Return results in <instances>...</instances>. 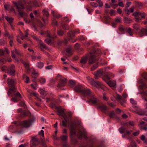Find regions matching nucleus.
I'll return each mask as SVG.
<instances>
[{
	"label": "nucleus",
	"mask_w": 147,
	"mask_h": 147,
	"mask_svg": "<svg viewBox=\"0 0 147 147\" xmlns=\"http://www.w3.org/2000/svg\"><path fill=\"white\" fill-rule=\"evenodd\" d=\"M83 130L80 126L78 128L74 127V125L72 122L70 127V138L71 139V143L73 144H76L77 142V140L74 138V136H77L79 138L83 137L85 138L86 132L85 131Z\"/></svg>",
	"instance_id": "obj_1"
},
{
	"label": "nucleus",
	"mask_w": 147,
	"mask_h": 147,
	"mask_svg": "<svg viewBox=\"0 0 147 147\" xmlns=\"http://www.w3.org/2000/svg\"><path fill=\"white\" fill-rule=\"evenodd\" d=\"M86 78L88 83L92 86L96 87L100 90H102L106 91L107 90V88L100 82L94 80L88 76Z\"/></svg>",
	"instance_id": "obj_2"
},
{
	"label": "nucleus",
	"mask_w": 147,
	"mask_h": 147,
	"mask_svg": "<svg viewBox=\"0 0 147 147\" xmlns=\"http://www.w3.org/2000/svg\"><path fill=\"white\" fill-rule=\"evenodd\" d=\"M134 123L133 121L126 122L124 124V127L119 129V132L121 134L124 133L125 136H128L130 135L132 131H129L127 129V127H130L131 126H133Z\"/></svg>",
	"instance_id": "obj_3"
},
{
	"label": "nucleus",
	"mask_w": 147,
	"mask_h": 147,
	"mask_svg": "<svg viewBox=\"0 0 147 147\" xmlns=\"http://www.w3.org/2000/svg\"><path fill=\"white\" fill-rule=\"evenodd\" d=\"M65 109H62L58 111V114L59 115H62L64 119V120L62 121L63 125V126L65 127L69 124L70 121V119L69 117H67L64 113Z\"/></svg>",
	"instance_id": "obj_4"
},
{
	"label": "nucleus",
	"mask_w": 147,
	"mask_h": 147,
	"mask_svg": "<svg viewBox=\"0 0 147 147\" xmlns=\"http://www.w3.org/2000/svg\"><path fill=\"white\" fill-rule=\"evenodd\" d=\"M133 15L134 16L135 21L138 22L141 20L142 18H145L146 14L144 12L136 11L133 13Z\"/></svg>",
	"instance_id": "obj_5"
},
{
	"label": "nucleus",
	"mask_w": 147,
	"mask_h": 147,
	"mask_svg": "<svg viewBox=\"0 0 147 147\" xmlns=\"http://www.w3.org/2000/svg\"><path fill=\"white\" fill-rule=\"evenodd\" d=\"M111 78L109 74H107L105 75L103 80L107 81V84L111 87L115 88L116 83L115 81L110 80V78Z\"/></svg>",
	"instance_id": "obj_6"
},
{
	"label": "nucleus",
	"mask_w": 147,
	"mask_h": 147,
	"mask_svg": "<svg viewBox=\"0 0 147 147\" xmlns=\"http://www.w3.org/2000/svg\"><path fill=\"white\" fill-rule=\"evenodd\" d=\"M7 83L9 86L10 87V90L11 91H14L16 89L14 85L16 83V80L8 78L7 80Z\"/></svg>",
	"instance_id": "obj_7"
},
{
	"label": "nucleus",
	"mask_w": 147,
	"mask_h": 147,
	"mask_svg": "<svg viewBox=\"0 0 147 147\" xmlns=\"http://www.w3.org/2000/svg\"><path fill=\"white\" fill-rule=\"evenodd\" d=\"M127 96L128 95L127 94L123 93L122 94V97L119 94H117V96L116 97L117 100L120 101L121 104L122 105L123 103H125V102L124 98H126Z\"/></svg>",
	"instance_id": "obj_8"
},
{
	"label": "nucleus",
	"mask_w": 147,
	"mask_h": 147,
	"mask_svg": "<svg viewBox=\"0 0 147 147\" xmlns=\"http://www.w3.org/2000/svg\"><path fill=\"white\" fill-rule=\"evenodd\" d=\"M32 37L34 38V39L37 40L38 42L39 43L40 48H46L47 47L45 45V44H44L43 43L41 42L39 37L36 36H32Z\"/></svg>",
	"instance_id": "obj_9"
},
{
	"label": "nucleus",
	"mask_w": 147,
	"mask_h": 147,
	"mask_svg": "<svg viewBox=\"0 0 147 147\" xmlns=\"http://www.w3.org/2000/svg\"><path fill=\"white\" fill-rule=\"evenodd\" d=\"M147 123H145V122L141 121L140 122L138 126L140 127V129L141 130H144L145 131L147 130Z\"/></svg>",
	"instance_id": "obj_10"
},
{
	"label": "nucleus",
	"mask_w": 147,
	"mask_h": 147,
	"mask_svg": "<svg viewBox=\"0 0 147 147\" xmlns=\"http://www.w3.org/2000/svg\"><path fill=\"white\" fill-rule=\"evenodd\" d=\"M32 123V121L29 120H25L21 122L20 124L23 127H28L31 125Z\"/></svg>",
	"instance_id": "obj_11"
},
{
	"label": "nucleus",
	"mask_w": 147,
	"mask_h": 147,
	"mask_svg": "<svg viewBox=\"0 0 147 147\" xmlns=\"http://www.w3.org/2000/svg\"><path fill=\"white\" fill-rule=\"evenodd\" d=\"M104 72V70L103 69H100L94 73V75L95 78L96 79L98 77L101 76Z\"/></svg>",
	"instance_id": "obj_12"
},
{
	"label": "nucleus",
	"mask_w": 147,
	"mask_h": 147,
	"mask_svg": "<svg viewBox=\"0 0 147 147\" xmlns=\"http://www.w3.org/2000/svg\"><path fill=\"white\" fill-rule=\"evenodd\" d=\"M39 141L37 139L33 138L31 141V146L32 147H35L39 144Z\"/></svg>",
	"instance_id": "obj_13"
},
{
	"label": "nucleus",
	"mask_w": 147,
	"mask_h": 147,
	"mask_svg": "<svg viewBox=\"0 0 147 147\" xmlns=\"http://www.w3.org/2000/svg\"><path fill=\"white\" fill-rule=\"evenodd\" d=\"M20 55V53L19 51L17 49H15L14 50L11 51V56L14 59H15L16 56H17Z\"/></svg>",
	"instance_id": "obj_14"
},
{
	"label": "nucleus",
	"mask_w": 147,
	"mask_h": 147,
	"mask_svg": "<svg viewBox=\"0 0 147 147\" xmlns=\"http://www.w3.org/2000/svg\"><path fill=\"white\" fill-rule=\"evenodd\" d=\"M14 4L16 7L18 11H20V9H23L24 8L23 5L20 2H14Z\"/></svg>",
	"instance_id": "obj_15"
},
{
	"label": "nucleus",
	"mask_w": 147,
	"mask_h": 147,
	"mask_svg": "<svg viewBox=\"0 0 147 147\" xmlns=\"http://www.w3.org/2000/svg\"><path fill=\"white\" fill-rule=\"evenodd\" d=\"M14 68V66L13 65H12L7 70V73L8 74L10 75H14L15 71Z\"/></svg>",
	"instance_id": "obj_16"
},
{
	"label": "nucleus",
	"mask_w": 147,
	"mask_h": 147,
	"mask_svg": "<svg viewBox=\"0 0 147 147\" xmlns=\"http://www.w3.org/2000/svg\"><path fill=\"white\" fill-rule=\"evenodd\" d=\"M139 35L141 36H147V29L144 28L142 29L139 33Z\"/></svg>",
	"instance_id": "obj_17"
},
{
	"label": "nucleus",
	"mask_w": 147,
	"mask_h": 147,
	"mask_svg": "<svg viewBox=\"0 0 147 147\" xmlns=\"http://www.w3.org/2000/svg\"><path fill=\"white\" fill-rule=\"evenodd\" d=\"M89 101L93 105H96L97 103V99L95 97L92 96L89 100Z\"/></svg>",
	"instance_id": "obj_18"
},
{
	"label": "nucleus",
	"mask_w": 147,
	"mask_h": 147,
	"mask_svg": "<svg viewBox=\"0 0 147 147\" xmlns=\"http://www.w3.org/2000/svg\"><path fill=\"white\" fill-rule=\"evenodd\" d=\"M84 96L89 95L91 93V91L88 88H86L82 90V93Z\"/></svg>",
	"instance_id": "obj_19"
},
{
	"label": "nucleus",
	"mask_w": 147,
	"mask_h": 147,
	"mask_svg": "<svg viewBox=\"0 0 147 147\" xmlns=\"http://www.w3.org/2000/svg\"><path fill=\"white\" fill-rule=\"evenodd\" d=\"M89 62L90 64H92L96 62V59L94 55H91L89 59Z\"/></svg>",
	"instance_id": "obj_20"
},
{
	"label": "nucleus",
	"mask_w": 147,
	"mask_h": 147,
	"mask_svg": "<svg viewBox=\"0 0 147 147\" xmlns=\"http://www.w3.org/2000/svg\"><path fill=\"white\" fill-rule=\"evenodd\" d=\"M74 91L77 92H81L82 93V86L81 85H78L76 86L75 88Z\"/></svg>",
	"instance_id": "obj_21"
},
{
	"label": "nucleus",
	"mask_w": 147,
	"mask_h": 147,
	"mask_svg": "<svg viewBox=\"0 0 147 147\" xmlns=\"http://www.w3.org/2000/svg\"><path fill=\"white\" fill-rule=\"evenodd\" d=\"M66 82V79L65 78L61 80L60 82V84H59L58 87L63 86H64Z\"/></svg>",
	"instance_id": "obj_22"
},
{
	"label": "nucleus",
	"mask_w": 147,
	"mask_h": 147,
	"mask_svg": "<svg viewBox=\"0 0 147 147\" xmlns=\"http://www.w3.org/2000/svg\"><path fill=\"white\" fill-rule=\"evenodd\" d=\"M66 51L67 53L66 55L67 56H70L73 53L72 50L70 47L67 49Z\"/></svg>",
	"instance_id": "obj_23"
},
{
	"label": "nucleus",
	"mask_w": 147,
	"mask_h": 147,
	"mask_svg": "<svg viewBox=\"0 0 147 147\" xmlns=\"http://www.w3.org/2000/svg\"><path fill=\"white\" fill-rule=\"evenodd\" d=\"M140 138L144 143L147 144V137H145L144 135H142L140 137Z\"/></svg>",
	"instance_id": "obj_24"
},
{
	"label": "nucleus",
	"mask_w": 147,
	"mask_h": 147,
	"mask_svg": "<svg viewBox=\"0 0 147 147\" xmlns=\"http://www.w3.org/2000/svg\"><path fill=\"white\" fill-rule=\"evenodd\" d=\"M98 107L101 109L102 111H106L107 109V107L104 105H101L99 106Z\"/></svg>",
	"instance_id": "obj_25"
},
{
	"label": "nucleus",
	"mask_w": 147,
	"mask_h": 147,
	"mask_svg": "<svg viewBox=\"0 0 147 147\" xmlns=\"http://www.w3.org/2000/svg\"><path fill=\"white\" fill-rule=\"evenodd\" d=\"M5 18L7 21L10 24L12 23L13 21V19L12 18L9 17L8 16H5Z\"/></svg>",
	"instance_id": "obj_26"
},
{
	"label": "nucleus",
	"mask_w": 147,
	"mask_h": 147,
	"mask_svg": "<svg viewBox=\"0 0 147 147\" xmlns=\"http://www.w3.org/2000/svg\"><path fill=\"white\" fill-rule=\"evenodd\" d=\"M119 30L120 31L124 32L127 30V29L126 28L123 26L122 25H120L119 27Z\"/></svg>",
	"instance_id": "obj_27"
},
{
	"label": "nucleus",
	"mask_w": 147,
	"mask_h": 147,
	"mask_svg": "<svg viewBox=\"0 0 147 147\" xmlns=\"http://www.w3.org/2000/svg\"><path fill=\"white\" fill-rule=\"evenodd\" d=\"M38 91L41 95L44 96H45L46 95V92H45L44 90L43 89L40 88L38 90Z\"/></svg>",
	"instance_id": "obj_28"
},
{
	"label": "nucleus",
	"mask_w": 147,
	"mask_h": 147,
	"mask_svg": "<svg viewBox=\"0 0 147 147\" xmlns=\"http://www.w3.org/2000/svg\"><path fill=\"white\" fill-rule=\"evenodd\" d=\"M75 81L73 80H70L69 82V85L71 87H73L75 85Z\"/></svg>",
	"instance_id": "obj_29"
},
{
	"label": "nucleus",
	"mask_w": 147,
	"mask_h": 147,
	"mask_svg": "<svg viewBox=\"0 0 147 147\" xmlns=\"http://www.w3.org/2000/svg\"><path fill=\"white\" fill-rule=\"evenodd\" d=\"M23 78L24 80L25 79V82L26 83L29 82L30 79L26 75H24L23 76Z\"/></svg>",
	"instance_id": "obj_30"
},
{
	"label": "nucleus",
	"mask_w": 147,
	"mask_h": 147,
	"mask_svg": "<svg viewBox=\"0 0 147 147\" xmlns=\"http://www.w3.org/2000/svg\"><path fill=\"white\" fill-rule=\"evenodd\" d=\"M129 147H136V145L135 141H132L130 142V146Z\"/></svg>",
	"instance_id": "obj_31"
},
{
	"label": "nucleus",
	"mask_w": 147,
	"mask_h": 147,
	"mask_svg": "<svg viewBox=\"0 0 147 147\" xmlns=\"http://www.w3.org/2000/svg\"><path fill=\"white\" fill-rule=\"evenodd\" d=\"M17 90V88H16V89L14 91H12V93H13V95H15L16 96H18L19 97H20L21 96V95L20 94V93L18 92H17L16 93H15V92Z\"/></svg>",
	"instance_id": "obj_32"
},
{
	"label": "nucleus",
	"mask_w": 147,
	"mask_h": 147,
	"mask_svg": "<svg viewBox=\"0 0 147 147\" xmlns=\"http://www.w3.org/2000/svg\"><path fill=\"white\" fill-rule=\"evenodd\" d=\"M38 73L37 72L34 71V72L32 73L31 76L32 78H36L38 76Z\"/></svg>",
	"instance_id": "obj_33"
},
{
	"label": "nucleus",
	"mask_w": 147,
	"mask_h": 147,
	"mask_svg": "<svg viewBox=\"0 0 147 147\" xmlns=\"http://www.w3.org/2000/svg\"><path fill=\"white\" fill-rule=\"evenodd\" d=\"M67 136H66L63 135L61 137V139L63 142L66 141L67 140Z\"/></svg>",
	"instance_id": "obj_34"
},
{
	"label": "nucleus",
	"mask_w": 147,
	"mask_h": 147,
	"mask_svg": "<svg viewBox=\"0 0 147 147\" xmlns=\"http://www.w3.org/2000/svg\"><path fill=\"white\" fill-rule=\"evenodd\" d=\"M51 12L53 16L55 18H59L61 17V16H58L55 13L54 11H53L52 10H51Z\"/></svg>",
	"instance_id": "obj_35"
},
{
	"label": "nucleus",
	"mask_w": 147,
	"mask_h": 147,
	"mask_svg": "<svg viewBox=\"0 0 147 147\" xmlns=\"http://www.w3.org/2000/svg\"><path fill=\"white\" fill-rule=\"evenodd\" d=\"M36 66L37 67L41 69L43 67V64L41 62H40L37 64Z\"/></svg>",
	"instance_id": "obj_36"
},
{
	"label": "nucleus",
	"mask_w": 147,
	"mask_h": 147,
	"mask_svg": "<svg viewBox=\"0 0 147 147\" xmlns=\"http://www.w3.org/2000/svg\"><path fill=\"white\" fill-rule=\"evenodd\" d=\"M138 114L140 115H145L146 111H144L141 110L138 112Z\"/></svg>",
	"instance_id": "obj_37"
},
{
	"label": "nucleus",
	"mask_w": 147,
	"mask_h": 147,
	"mask_svg": "<svg viewBox=\"0 0 147 147\" xmlns=\"http://www.w3.org/2000/svg\"><path fill=\"white\" fill-rule=\"evenodd\" d=\"M142 94L144 97V99L145 100L147 101V92H145L143 91Z\"/></svg>",
	"instance_id": "obj_38"
},
{
	"label": "nucleus",
	"mask_w": 147,
	"mask_h": 147,
	"mask_svg": "<svg viewBox=\"0 0 147 147\" xmlns=\"http://www.w3.org/2000/svg\"><path fill=\"white\" fill-rule=\"evenodd\" d=\"M75 36L74 33L72 31L69 32L68 33V36L70 38H71Z\"/></svg>",
	"instance_id": "obj_39"
},
{
	"label": "nucleus",
	"mask_w": 147,
	"mask_h": 147,
	"mask_svg": "<svg viewBox=\"0 0 147 147\" xmlns=\"http://www.w3.org/2000/svg\"><path fill=\"white\" fill-rule=\"evenodd\" d=\"M87 57H84L82 58L81 60V63L84 64L87 61Z\"/></svg>",
	"instance_id": "obj_40"
},
{
	"label": "nucleus",
	"mask_w": 147,
	"mask_h": 147,
	"mask_svg": "<svg viewBox=\"0 0 147 147\" xmlns=\"http://www.w3.org/2000/svg\"><path fill=\"white\" fill-rule=\"evenodd\" d=\"M90 4L91 5L94 7H96L98 6V5L96 3L94 2H91Z\"/></svg>",
	"instance_id": "obj_41"
},
{
	"label": "nucleus",
	"mask_w": 147,
	"mask_h": 147,
	"mask_svg": "<svg viewBox=\"0 0 147 147\" xmlns=\"http://www.w3.org/2000/svg\"><path fill=\"white\" fill-rule=\"evenodd\" d=\"M22 63L23 64L26 68L28 69L29 66V63L24 61H22Z\"/></svg>",
	"instance_id": "obj_42"
},
{
	"label": "nucleus",
	"mask_w": 147,
	"mask_h": 147,
	"mask_svg": "<svg viewBox=\"0 0 147 147\" xmlns=\"http://www.w3.org/2000/svg\"><path fill=\"white\" fill-rule=\"evenodd\" d=\"M139 88L141 89L144 88H147V85L145 83H143L139 86Z\"/></svg>",
	"instance_id": "obj_43"
},
{
	"label": "nucleus",
	"mask_w": 147,
	"mask_h": 147,
	"mask_svg": "<svg viewBox=\"0 0 147 147\" xmlns=\"http://www.w3.org/2000/svg\"><path fill=\"white\" fill-rule=\"evenodd\" d=\"M127 31L130 36H132L133 34L132 32L131 31V29L129 28H127Z\"/></svg>",
	"instance_id": "obj_44"
},
{
	"label": "nucleus",
	"mask_w": 147,
	"mask_h": 147,
	"mask_svg": "<svg viewBox=\"0 0 147 147\" xmlns=\"http://www.w3.org/2000/svg\"><path fill=\"white\" fill-rule=\"evenodd\" d=\"M140 133V131L139 130L137 131L136 132H134L132 135V136H138L139 134Z\"/></svg>",
	"instance_id": "obj_45"
},
{
	"label": "nucleus",
	"mask_w": 147,
	"mask_h": 147,
	"mask_svg": "<svg viewBox=\"0 0 147 147\" xmlns=\"http://www.w3.org/2000/svg\"><path fill=\"white\" fill-rule=\"evenodd\" d=\"M39 81H40V83L42 84H43L45 82L46 80L45 79L41 78L40 79Z\"/></svg>",
	"instance_id": "obj_46"
},
{
	"label": "nucleus",
	"mask_w": 147,
	"mask_h": 147,
	"mask_svg": "<svg viewBox=\"0 0 147 147\" xmlns=\"http://www.w3.org/2000/svg\"><path fill=\"white\" fill-rule=\"evenodd\" d=\"M96 1L98 4V6L101 7L103 6V4L102 2L101 1V0H100Z\"/></svg>",
	"instance_id": "obj_47"
},
{
	"label": "nucleus",
	"mask_w": 147,
	"mask_h": 147,
	"mask_svg": "<svg viewBox=\"0 0 147 147\" xmlns=\"http://www.w3.org/2000/svg\"><path fill=\"white\" fill-rule=\"evenodd\" d=\"M42 12L44 15L46 16H49V14L48 11H47L45 9H44L42 11Z\"/></svg>",
	"instance_id": "obj_48"
},
{
	"label": "nucleus",
	"mask_w": 147,
	"mask_h": 147,
	"mask_svg": "<svg viewBox=\"0 0 147 147\" xmlns=\"http://www.w3.org/2000/svg\"><path fill=\"white\" fill-rule=\"evenodd\" d=\"M121 19L120 18L117 17L115 20V22L117 23L120 22L121 21Z\"/></svg>",
	"instance_id": "obj_49"
},
{
	"label": "nucleus",
	"mask_w": 147,
	"mask_h": 147,
	"mask_svg": "<svg viewBox=\"0 0 147 147\" xmlns=\"http://www.w3.org/2000/svg\"><path fill=\"white\" fill-rule=\"evenodd\" d=\"M130 102L133 105H135L136 104V102L133 98L130 99Z\"/></svg>",
	"instance_id": "obj_50"
},
{
	"label": "nucleus",
	"mask_w": 147,
	"mask_h": 147,
	"mask_svg": "<svg viewBox=\"0 0 147 147\" xmlns=\"http://www.w3.org/2000/svg\"><path fill=\"white\" fill-rule=\"evenodd\" d=\"M114 115L115 113L113 111L109 113V116L111 118L113 117L114 116Z\"/></svg>",
	"instance_id": "obj_51"
},
{
	"label": "nucleus",
	"mask_w": 147,
	"mask_h": 147,
	"mask_svg": "<svg viewBox=\"0 0 147 147\" xmlns=\"http://www.w3.org/2000/svg\"><path fill=\"white\" fill-rule=\"evenodd\" d=\"M14 127L12 126H10L8 128L9 131L11 132H13L14 131L13 130Z\"/></svg>",
	"instance_id": "obj_52"
},
{
	"label": "nucleus",
	"mask_w": 147,
	"mask_h": 147,
	"mask_svg": "<svg viewBox=\"0 0 147 147\" xmlns=\"http://www.w3.org/2000/svg\"><path fill=\"white\" fill-rule=\"evenodd\" d=\"M29 112H26L25 111H24L22 113V114L23 115L22 117H24L26 116L28 114V113Z\"/></svg>",
	"instance_id": "obj_53"
},
{
	"label": "nucleus",
	"mask_w": 147,
	"mask_h": 147,
	"mask_svg": "<svg viewBox=\"0 0 147 147\" xmlns=\"http://www.w3.org/2000/svg\"><path fill=\"white\" fill-rule=\"evenodd\" d=\"M40 3V2L38 0H36L34 2V5L35 6L39 7V5L38 4Z\"/></svg>",
	"instance_id": "obj_54"
},
{
	"label": "nucleus",
	"mask_w": 147,
	"mask_h": 147,
	"mask_svg": "<svg viewBox=\"0 0 147 147\" xmlns=\"http://www.w3.org/2000/svg\"><path fill=\"white\" fill-rule=\"evenodd\" d=\"M62 26L63 28L65 29H68L69 28V26L65 24H63L62 25Z\"/></svg>",
	"instance_id": "obj_55"
},
{
	"label": "nucleus",
	"mask_w": 147,
	"mask_h": 147,
	"mask_svg": "<svg viewBox=\"0 0 147 147\" xmlns=\"http://www.w3.org/2000/svg\"><path fill=\"white\" fill-rule=\"evenodd\" d=\"M38 134L40 135H41L42 137L44 136V131L42 130H41L40 131L38 132Z\"/></svg>",
	"instance_id": "obj_56"
},
{
	"label": "nucleus",
	"mask_w": 147,
	"mask_h": 147,
	"mask_svg": "<svg viewBox=\"0 0 147 147\" xmlns=\"http://www.w3.org/2000/svg\"><path fill=\"white\" fill-rule=\"evenodd\" d=\"M115 11L113 10H111L110 12V14L112 16H114L115 15Z\"/></svg>",
	"instance_id": "obj_57"
},
{
	"label": "nucleus",
	"mask_w": 147,
	"mask_h": 147,
	"mask_svg": "<svg viewBox=\"0 0 147 147\" xmlns=\"http://www.w3.org/2000/svg\"><path fill=\"white\" fill-rule=\"evenodd\" d=\"M98 67V65H95L93 66L91 68V71H93L95 69H96L97 67Z\"/></svg>",
	"instance_id": "obj_58"
},
{
	"label": "nucleus",
	"mask_w": 147,
	"mask_h": 147,
	"mask_svg": "<svg viewBox=\"0 0 147 147\" xmlns=\"http://www.w3.org/2000/svg\"><path fill=\"white\" fill-rule=\"evenodd\" d=\"M51 40L50 39H46L45 40V42L48 44H50L51 42Z\"/></svg>",
	"instance_id": "obj_59"
},
{
	"label": "nucleus",
	"mask_w": 147,
	"mask_h": 147,
	"mask_svg": "<svg viewBox=\"0 0 147 147\" xmlns=\"http://www.w3.org/2000/svg\"><path fill=\"white\" fill-rule=\"evenodd\" d=\"M31 86H32V88L34 90H36L37 88V86L36 85L34 86V85L32 84H31Z\"/></svg>",
	"instance_id": "obj_60"
},
{
	"label": "nucleus",
	"mask_w": 147,
	"mask_h": 147,
	"mask_svg": "<svg viewBox=\"0 0 147 147\" xmlns=\"http://www.w3.org/2000/svg\"><path fill=\"white\" fill-rule=\"evenodd\" d=\"M5 35L6 36H8V38L9 39H10V38H11V36L10 35H9V32H7V31H6L5 32Z\"/></svg>",
	"instance_id": "obj_61"
},
{
	"label": "nucleus",
	"mask_w": 147,
	"mask_h": 147,
	"mask_svg": "<svg viewBox=\"0 0 147 147\" xmlns=\"http://www.w3.org/2000/svg\"><path fill=\"white\" fill-rule=\"evenodd\" d=\"M134 11V8L133 7H131V8H130L128 10V13H131L132 12H133Z\"/></svg>",
	"instance_id": "obj_62"
},
{
	"label": "nucleus",
	"mask_w": 147,
	"mask_h": 147,
	"mask_svg": "<svg viewBox=\"0 0 147 147\" xmlns=\"http://www.w3.org/2000/svg\"><path fill=\"white\" fill-rule=\"evenodd\" d=\"M118 90L119 92H121L122 91V88L121 86H119L118 87Z\"/></svg>",
	"instance_id": "obj_63"
},
{
	"label": "nucleus",
	"mask_w": 147,
	"mask_h": 147,
	"mask_svg": "<svg viewBox=\"0 0 147 147\" xmlns=\"http://www.w3.org/2000/svg\"><path fill=\"white\" fill-rule=\"evenodd\" d=\"M58 34L59 36H61L63 34V32L61 30H59L58 32Z\"/></svg>",
	"instance_id": "obj_64"
}]
</instances>
